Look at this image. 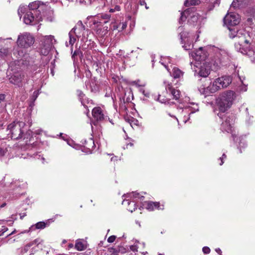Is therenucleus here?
<instances>
[{
  "mask_svg": "<svg viewBox=\"0 0 255 255\" xmlns=\"http://www.w3.org/2000/svg\"><path fill=\"white\" fill-rule=\"evenodd\" d=\"M236 98V93L232 90L225 91L220 94L216 102L219 110L223 113L226 112L231 107Z\"/></svg>",
  "mask_w": 255,
  "mask_h": 255,
  "instance_id": "f257e3e1",
  "label": "nucleus"
},
{
  "mask_svg": "<svg viewBox=\"0 0 255 255\" xmlns=\"http://www.w3.org/2000/svg\"><path fill=\"white\" fill-rule=\"evenodd\" d=\"M25 124L23 122L14 121L7 126L8 135L11 139L15 140L27 138V132L25 133Z\"/></svg>",
  "mask_w": 255,
  "mask_h": 255,
  "instance_id": "f03ea898",
  "label": "nucleus"
},
{
  "mask_svg": "<svg viewBox=\"0 0 255 255\" xmlns=\"http://www.w3.org/2000/svg\"><path fill=\"white\" fill-rule=\"evenodd\" d=\"M34 41V37L31 34L23 32L18 36L17 44L19 47L27 48L32 45Z\"/></svg>",
  "mask_w": 255,
  "mask_h": 255,
  "instance_id": "7ed1b4c3",
  "label": "nucleus"
},
{
  "mask_svg": "<svg viewBox=\"0 0 255 255\" xmlns=\"http://www.w3.org/2000/svg\"><path fill=\"white\" fill-rule=\"evenodd\" d=\"M236 37L239 39V41L235 43V48L236 44L238 43L241 45V47H246L251 44V38L250 34L243 29L238 30Z\"/></svg>",
  "mask_w": 255,
  "mask_h": 255,
  "instance_id": "20e7f679",
  "label": "nucleus"
},
{
  "mask_svg": "<svg viewBox=\"0 0 255 255\" xmlns=\"http://www.w3.org/2000/svg\"><path fill=\"white\" fill-rule=\"evenodd\" d=\"M224 22L228 28L234 26L240 22L239 15L235 13H228L224 18Z\"/></svg>",
  "mask_w": 255,
  "mask_h": 255,
  "instance_id": "39448f33",
  "label": "nucleus"
},
{
  "mask_svg": "<svg viewBox=\"0 0 255 255\" xmlns=\"http://www.w3.org/2000/svg\"><path fill=\"white\" fill-rule=\"evenodd\" d=\"M236 50L243 54L247 55L251 61L255 64V48L249 49L248 46L246 47H241V45L238 43L236 45Z\"/></svg>",
  "mask_w": 255,
  "mask_h": 255,
  "instance_id": "423d86ee",
  "label": "nucleus"
},
{
  "mask_svg": "<svg viewBox=\"0 0 255 255\" xmlns=\"http://www.w3.org/2000/svg\"><path fill=\"white\" fill-rule=\"evenodd\" d=\"M191 56L195 61L199 62L201 63L203 62V64H204V62L206 60L208 54L202 47H200L195 52H192Z\"/></svg>",
  "mask_w": 255,
  "mask_h": 255,
  "instance_id": "0eeeda50",
  "label": "nucleus"
},
{
  "mask_svg": "<svg viewBox=\"0 0 255 255\" xmlns=\"http://www.w3.org/2000/svg\"><path fill=\"white\" fill-rule=\"evenodd\" d=\"M24 78L25 76L23 73H16L9 78V81L14 85L21 87L25 81L27 82V79Z\"/></svg>",
  "mask_w": 255,
  "mask_h": 255,
  "instance_id": "6e6552de",
  "label": "nucleus"
},
{
  "mask_svg": "<svg viewBox=\"0 0 255 255\" xmlns=\"http://www.w3.org/2000/svg\"><path fill=\"white\" fill-rule=\"evenodd\" d=\"M37 16L36 12L35 13H32V11H27L23 17V21L26 24L33 25L40 20H38L36 18Z\"/></svg>",
  "mask_w": 255,
  "mask_h": 255,
  "instance_id": "1a4fd4ad",
  "label": "nucleus"
},
{
  "mask_svg": "<svg viewBox=\"0 0 255 255\" xmlns=\"http://www.w3.org/2000/svg\"><path fill=\"white\" fill-rule=\"evenodd\" d=\"M29 11H32V13H35V11H36L37 16H36V18L38 20H42V16L41 14L40 11L38 9L39 7V4L38 2L34 1L31 3H30L28 5Z\"/></svg>",
  "mask_w": 255,
  "mask_h": 255,
  "instance_id": "9d476101",
  "label": "nucleus"
},
{
  "mask_svg": "<svg viewBox=\"0 0 255 255\" xmlns=\"http://www.w3.org/2000/svg\"><path fill=\"white\" fill-rule=\"evenodd\" d=\"M165 89L167 92H169L173 96V99L178 100L180 98V92L174 88L171 83H168L165 86Z\"/></svg>",
  "mask_w": 255,
  "mask_h": 255,
  "instance_id": "9b49d317",
  "label": "nucleus"
},
{
  "mask_svg": "<svg viewBox=\"0 0 255 255\" xmlns=\"http://www.w3.org/2000/svg\"><path fill=\"white\" fill-rule=\"evenodd\" d=\"M217 82L221 89L227 88L232 82V78L230 76H224L217 78Z\"/></svg>",
  "mask_w": 255,
  "mask_h": 255,
  "instance_id": "f8f14e48",
  "label": "nucleus"
},
{
  "mask_svg": "<svg viewBox=\"0 0 255 255\" xmlns=\"http://www.w3.org/2000/svg\"><path fill=\"white\" fill-rule=\"evenodd\" d=\"M92 115L97 121H101L104 119V115L100 107H95L92 110Z\"/></svg>",
  "mask_w": 255,
  "mask_h": 255,
  "instance_id": "ddd939ff",
  "label": "nucleus"
},
{
  "mask_svg": "<svg viewBox=\"0 0 255 255\" xmlns=\"http://www.w3.org/2000/svg\"><path fill=\"white\" fill-rule=\"evenodd\" d=\"M146 208L149 211H153L154 209H163L160 208V203L158 202L148 201L146 203Z\"/></svg>",
  "mask_w": 255,
  "mask_h": 255,
  "instance_id": "4468645a",
  "label": "nucleus"
},
{
  "mask_svg": "<svg viewBox=\"0 0 255 255\" xmlns=\"http://www.w3.org/2000/svg\"><path fill=\"white\" fill-rule=\"evenodd\" d=\"M208 88L212 93H214L221 89L219 85V83L217 82V79H216L213 83L211 84L208 87Z\"/></svg>",
  "mask_w": 255,
  "mask_h": 255,
  "instance_id": "2eb2a0df",
  "label": "nucleus"
},
{
  "mask_svg": "<svg viewBox=\"0 0 255 255\" xmlns=\"http://www.w3.org/2000/svg\"><path fill=\"white\" fill-rule=\"evenodd\" d=\"M192 10L189 12V16L188 19V22L191 23L196 22L198 20V14L193 11L194 8H191Z\"/></svg>",
  "mask_w": 255,
  "mask_h": 255,
  "instance_id": "dca6fc26",
  "label": "nucleus"
},
{
  "mask_svg": "<svg viewBox=\"0 0 255 255\" xmlns=\"http://www.w3.org/2000/svg\"><path fill=\"white\" fill-rule=\"evenodd\" d=\"M53 41H55L53 36L46 35L43 37L42 43L45 44V45L52 47Z\"/></svg>",
  "mask_w": 255,
  "mask_h": 255,
  "instance_id": "f3484780",
  "label": "nucleus"
},
{
  "mask_svg": "<svg viewBox=\"0 0 255 255\" xmlns=\"http://www.w3.org/2000/svg\"><path fill=\"white\" fill-rule=\"evenodd\" d=\"M77 29L78 30V33L79 34L83 32L85 29V26L84 25V24H83L81 20L79 21L77 23L76 26L74 28H73L71 30H72V32L73 33H76V30Z\"/></svg>",
  "mask_w": 255,
  "mask_h": 255,
  "instance_id": "a211bd4d",
  "label": "nucleus"
},
{
  "mask_svg": "<svg viewBox=\"0 0 255 255\" xmlns=\"http://www.w3.org/2000/svg\"><path fill=\"white\" fill-rule=\"evenodd\" d=\"M184 72L177 67H174L172 69V76L174 79H179L182 77Z\"/></svg>",
  "mask_w": 255,
  "mask_h": 255,
  "instance_id": "6ab92c4d",
  "label": "nucleus"
},
{
  "mask_svg": "<svg viewBox=\"0 0 255 255\" xmlns=\"http://www.w3.org/2000/svg\"><path fill=\"white\" fill-rule=\"evenodd\" d=\"M192 10L191 8H188L183 12L181 13V16L179 20V23H182L184 22L187 18H189V12Z\"/></svg>",
  "mask_w": 255,
  "mask_h": 255,
  "instance_id": "aec40b11",
  "label": "nucleus"
},
{
  "mask_svg": "<svg viewBox=\"0 0 255 255\" xmlns=\"http://www.w3.org/2000/svg\"><path fill=\"white\" fill-rule=\"evenodd\" d=\"M210 74L209 68H204L202 66H201L200 70L199 72V75L201 77H206Z\"/></svg>",
  "mask_w": 255,
  "mask_h": 255,
  "instance_id": "412c9836",
  "label": "nucleus"
},
{
  "mask_svg": "<svg viewBox=\"0 0 255 255\" xmlns=\"http://www.w3.org/2000/svg\"><path fill=\"white\" fill-rule=\"evenodd\" d=\"M77 93L79 99L80 101H81L82 104L84 107H85L86 106L85 100H86V97H85V95L84 94V93L81 90H78L77 91Z\"/></svg>",
  "mask_w": 255,
  "mask_h": 255,
  "instance_id": "4be33fe9",
  "label": "nucleus"
},
{
  "mask_svg": "<svg viewBox=\"0 0 255 255\" xmlns=\"http://www.w3.org/2000/svg\"><path fill=\"white\" fill-rule=\"evenodd\" d=\"M51 48V47L45 45V44L42 43L40 53L43 55H47L49 53Z\"/></svg>",
  "mask_w": 255,
  "mask_h": 255,
  "instance_id": "5701e85b",
  "label": "nucleus"
},
{
  "mask_svg": "<svg viewBox=\"0 0 255 255\" xmlns=\"http://www.w3.org/2000/svg\"><path fill=\"white\" fill-rule=\"evenodd\" d=\"M230 33L229 36L231 38H234L236 37L237 33H238V29L236 27H229L228 28Z\"/></svg>",
  "mask_w": 255,
  "mask_h": 255,
  "instance_id": "b1692460",
  "label": "nucleus"
},
{
  "mask_svg": "<svg viewBox=\"0 0 255 255\" xmlns=\"http://www.w3.org/2000/svg\"><path fill=\"white\" fill-rule=\"evenodd\" d=\"M199 3V0H186L184 2V5L186 6L190 5H195Z\"/></svg>",
  "mask_w": 255,
  "mask_h": 255,
  "instance_id": "393cba45",
  "label": "nucleus"
},
{
  "mask_svg": "<svg viewBox=\"0 0 255 255\" xmlns=\"http://www.w3.org/2000/svg\"><path fill=\"white\" fill-rule=\"evenodd\" d=\"M75 247L79 251H83L85 249L84 244L81 241H77L75 244Z\"/></svg>",
  "mask_w": 255,
  "mask_h": 255,
  "instance_id": "a878e982",
  "label": "nucleus"
},
{
  "mask_svg": "<svg viewBox=\"0 0 255 255\" xmlns=\"http://www.w3.org/2000/svg\"><path fill=\"white\" fill-rule=\"evenodd\" d=\"M221 60L220 59H217L216 60H212L211 62H210V67H212V66H214L215 68L219 67L221 64Z\"/></svg>",
  "mask_w": 255,
  "mask_h": 255,
  "instance_id": "bb28decb",
  "label": "nucleus"
},
{
  "mask_svg": "<svg viewBox=\"0 0 255 255\" xmlns=\"http://www.w3.org/2000/svg\"><path fill=\"white\" fill-rule=\"evenodd\" d=\"M180 35L181 42L183 43V41H185V39L188 37L189 33L187 31H183L180 32Z\"/></svg>",
  "mask_w": 255,
  "mask_h": 255,
  "instance_id": "cd10ccee",
  "label": "nucleus"
},
{
  "mask_svg": "<svg viewBox=\"0 0 255 255\" xmlns=\"http://www.w3.org/2000/svg\"><path fill=\"white\" fill-rule=\"evenodd\" d=\"M78 56L79 57L81 58L83 56L82 52L81 51L80 49H76L72 56V58L75 60V57Z\"/></svg>",
  "mask_w": 255,
  "mask_h": 255,
  "instance_id": "c85d7f7f",
  "label": "nucleus"
},
{
  "mask_svg": "<svg viewBox=\"0 0 255 255\" xmlns=\"http://www.w3.org/2000/svg\"><path fill=\"white\" fill-rule=\"evenodd\" d=\"M73 33L72 30H71L69 33V44L73 45L74 43H75L76 41V38L73 36Z\"/></svg>",
  "mask_w": 255,
  "mask_h": 255,
  "instance_id": "c756f323",
  "label": "nucleus"
},
{
  "mask_svg": "<svg viewBox=\"0 0 255 255\" xmlns=\"http://www.w3.org/2000/svg\"><path fill=\"white\" fill-rule=\"evenodd\" d=\"M46 227V223L44 222H39L35 224V228L37 229H44Z\"/></svg>",
  "mask_w": 255,
  "mask_h": 255,
  "instance_id": "7c9ffc66",
  "label": "nucleus"
},
{
  "mask_svg": "<svg viewBox=\"0 0 255 255\" xmlns=\"http://www.w3.org/2000/svg\"><path fill=\"white\" fill-rule=\"evenodd\" d=\"M122 204H128V205H129L131 204V202H129V201H128V200H124V201H123V203H122ZM131 204H133V207H133V209H131V208H129L128 209V210L129 211H130L131 212H133V211H134V210H135V203H134V202H132L131 203Z\"/></svg>",
  "mask_w": 255,
  "mask_h": 255,
  "instance_id": "2f4dec72",
  "label": "nucleus"
},
{
  "mask_svg": "<svg viewBox=\"0 0 255 255\" xmlns=\"http://www.w3.org/2000/svg\"><path fill=\"white\" fill-rule=\"evenodd\" d=\"M33 244V243H29L25 246L21 250V253L22 254L26 253L29 249V248L31 247V246Z\"/></svg>",
  "mask_w": 255,
  "mask_h": 255,
  "instance_id": "473e14b6",
  "label": "nucleus"
},
{
  "mask_svg": "<svg viewBox=\"0 0 255 255\" xmlns=\"http://www.w3.org/2000/svg\"><path fill=\"white\" fill-rule=\"evenodd\" d=\"M100 17L103 19L106 20L104 22L107 23L108 20L110 19V15L108 14H102L101 15Z\"/></svg>",
  "mask_w": 255,
  "mask_h": 255,
  "instance_id": "72a5a7b5",
  "label": "nucleus"
},
{
  "mask_svg": "<svg viewBox=\"0 0 255 255\" xmlns=\"http://www.w3.org/2000/svg\"><path fill=\"white\" fill-rule=\"evenodd\" d=\"M108 251L110 253H111L112 254H115L116 255H117L119 252L116 249H115L114 248H109Z\"/></svg>",
  "mask_w": 255,
  "mask_h": 255,
  "instance_id": "f704fd0d",
  "label": "nucleus"
},
{
  "mask_svg": "<svg viewBox=\"0 0 255 255\" xmlns=\"http://www.w3.org/2000/svg\"><path fill=\"white\" fill-rule=\"evenodd\" d=\"M229 121L228 120H227L225 122V123H222V127L225 126L227 125V126L228 127L227 128V129H225V130H230V128H231V125L229 123Z\"/></svg>",
  "mask_w": 255,
  "mask_h": 255,
  "instance_id": "c9c22d12",
  "label": "nucleus"
},
{
  "mask_svg": "<svg viewBox=\"0 0 255 255\" xmlns=\"http://www.w3.org/2000/svg\"><path fill=\"white\" fill-rule=\"evenodd\" d=\"M129 196L134 198H137L139 196V193L136 192H132L129 194Z\"/></svg>",
  "mask_w": 255,
  "mask_h": 255,
  "instance_id": "e433bc0d",
  "label": "nucleus"
},
{
  "mask_svg": "<svg viewBox=\"0 0 255 255\" xmlns=\"http://www.w3.org/2000/svg\"><path fill=\"white\" fill-rule=\"evenodd\" d=\"M116 239V236H111L108 238L107 241L109 243H113L115 241Z\"/></svg>",
  "mask_w": 255,
  "mask_h": 255,
  "instance_id": "4c0bfd02",
  "label": "nucleus"
},
{
  "mask_svg": "<svg viewBox=\"0 0 255 255\" xmlns=\"http://www.w3.org/2000/svg\"><path fill=\"white\" fill-rule=\"evenodd\" d=\"M157 100H158V101H159V102H160L162 103H165H165H166V102L169 103V101L168 100H167L166 99H165L164 98L161 99V96L160 95L158 96V98Z\"/></svg>",
  "mask_w": 255,
  "mask_h": 255,
  "instance_id": "58836bf2",
  "label": "nucleus"
},
{
  "mask_svg": "<svg viewBox=\"0 0 255 255\" xmlns=\"http://www.w3.org/2000/svg\"><path fill=\"white\" fill-rule=\"evenodd\" d=\"M220 0H216L214 1L213 6L210 8V10L212 9L215 6H219L220 4Z\"/></svg>",
  "mask_w": 255,
  "mask_h": 255,
  "instance_id": "ea45409f",
  "label": "nucleus"
},
{
  "mask_svg": "<svg viewBox=\"0 0 255 255\" xmlns=\"http://www.w3.org/2000/svg\"><path fill=\"white\" fill-rule=\"evenodd\" d=\"M202 251L204 254H209L210 252V249L209 247H204L202 249Z\"/></svg>",
  "mask_w": 255,
  "mask_h": 255,
  "instance_id": "a19ab883",
  "label": "nucleus"
},
{
  "mask_svg": "<svg viewBox=\"0 0 255 255\" xmlns=\"http://www.w3.org/2000/svg\"><path fill=\"white\" fill-rule=\"evenodd\" d=\"M39 94L38 91H34L33 93V95L32 96V99L33 100V101H35L36 98H37Z\"/></svg>",
  "mask_w": 255,
  "mask_h": 255,
  "instance_id": "79ce46f5",
  "label": "nucleus"
},
{
  "mask_svg": "<svg viewBox=\"0 0 255 255\" xmlns=\"http://www.w3.org/2000/svg\"><path fill=\"white\" fill-rule=\"evenodd\" d=\"M140 91L142 93L143 95H144L145 97H148L149 96V93L147 92V91H145V90H144L143 89H141L140 90Z\"/></svg>",
  "mask_w": 255,
  "mask_h": 255,
  "instance_id": "37998d69",
  "label": "nucleus"
},
{
  "mask_svg": "<svg viewBox=\"0 0 255 255\" xmlns=\"http://www.w3.org/2000/svg\"><path fill=\"white\" fill-rule=\"evenodd\" d=\"M137 248L136 245H132L130 247V249L133 252H137Z\"/></svg>",
  "mask_w": 255,
  "mask_h": 255,
  "instance_id": "c03bdc74",
  "label": "nucleus"
},
{
  "mask_svg": "<svg viewBox=\"0 0 255 255\" xmlns=\"http://www.w3.org/2000/svg\"><path fill=\"white\" fill-rule=\"evenodd\" d=\"M5 98V96L4 94H0V104L4 100Z\"/></svg>",
  "mask_w": 255,
  "mask_h": 255,
  "instance_id": "a18cd8bd",
  "label": "nucleus"
},
{
  "mask_svg": "<svg viewBox=\"0 0 255 255\" xmlns=\"http://www.w3.org/2000/svg\"><path fill=\"white\" fill-rule=\"evenodd\" d=\"M8 230V228L5 226H2L1 229H0L1 232L2 233L0 235H2L4 232H5Z\"/></svg>",
  "mask_w": 255,
  "mask_h": 255,
  "instance_id": "49530a36",
  "label": "nucleus"
},
{
  "mask_svg": "<svg viewBox=\"0 0 255 255\" xmlns=\"http://www.w3.org/2000/svg\"><path fill=\"white\" fill-rule=\"evenodd\" d=\"M4 154V150L0 148V156H2Z\"/></svg>",
  "mask_w": 255,
  "mask_h": 255,
  "instance_id": "de8ad7c7",
  "label": "nucleus"
},
{
  "mask_svg": "<svg viewBox=\"0 0 255 255\" xmlns=\"http://www.w3.org/2000/svg\"><path fill=\"white\" fill-rule=\"evenodd\" d=\"M122 30H124V29H125V28H126V27H127V24H126V23H125V22H123V23H122Z\"/></svg>",
  "mask_w": 255,
  "mask_h": 255,
  "instance_id": "09e8293b",
  "label": "nucleus"
},
{
  "mask_svg": "<svg viewBox=\"0 0 255 255\" xmlns=\"http://www.w3.org/2000/svg\"><path fill=\"white\" fill-rule=\"evenodd\" d=\"M22 10H23V8L22 7H20L18 9V14L20 15V17H21V15L20 14V12H23Z\"/></svg>",
  "mask_w": 255,
  "mask_h": 255,
  "instance_id": "8fccbe9b",
  "label": "nucleus"
},
{
  "mask_svg": "<svg viewBox=\"0 0 255 255\" xmlns=\"http://www.w3.org/2000/svg\"><path fill=\"white\" fill-rule=\"evenodd\" d=\"M236 2L235 1H233V2L231 4V6L235 7H236Z\"/></svg>",
  "mask_w": 255,
  "mask_h": 255,
  "instance_id": "3c124183",
  "label": "nucleus"
},
{
  "mask_svg": "<svg viewBox=\"0 0 255 255\" xmlns=\"http://www.w3.org/2000/svg\"><path fill=\"white\" fill-rule=\"evenodd\" d=\"M216 251L219 254H221V251L220 249H216Z\"/></svg>",
  "mask_w": 255,
  "mask_h": 255,
  "instance_id": "603ef678",
  "label": "nucleus"
},
{
  "mask_svg": "<svg viewBox=\"0 0 255 255\" xmlns=\"http://www.w3.org/2000/svg\"><path fill=\"white\" fill-rule=\"evenodd\" d=\"M220 159L221 160V163H220V165H222L224 163V161H223L224 158L220 157Z\"/></svg>",
  "mask_w": 255,
  "mask_h": 255,
  "instance_id": "864d4df0",
  "label": "nucleus"
},
{
  "mask_svg": "<svg viewBox=\"0 0 255 255\" xmlns=\"http://www.w3.org/2000/svg\"><path fill=\"white\" fill-rule=\"evenodd\" d=\"M242 142H241L240 143V147H243V146H244V145H245V146L247 145V144H246V143H243V145H242Z\"/></svg>",
  "mask_w": 255,
  "mask_h": 255,
  "instance_id": "5fc2aeb1",
  "label": "nucleus"
},
{
  "mask_svg": "<svg viewBox=\"0 0 255 255\" xmlns=\"http://www.w3.org/2000/svg\"><path fill=\"white\" fill-rule=\"evenodd\" d=\"M226 157H227V156L225 153H224L222 155V156L221 157V158H224V159L226 158Z\"/></svg>",
  "mask_w": 255,
  "mask_h": 255,
  "instance_id": "6e6d98bb",
  "label": "nucleus"
},
{
  "mask_svg": "<svg viewBox=\"0 0 255 255\" xmlns=\"http://www.w3.org/2000/svg\"><path fill=\"white\" fill-rule=\"evenodd\" d=\"M90 141L92 143V145H92V147H93V146H94V141H93L92 140H91V139L90 140Z\"/></svg>",
  "mask_w": 255,
  "mask_h": 255,
  "instance_id": "4d7b16f0",
  "label": "nucleus"
},
{
  "mask_svg": "<svg viewBox=\"0 0 255 255\" xmlns=\"http://www.w3.org/2000/svg\"><path fill=\"white\" fill-rule=\"evenodd\" d=\"M5 205V203H3V204H2L0 206V207H1V208H2V207H3Z\"/></svg>",
  "mask_w": 255,
  "mask_h": 255,
  "instance_id": "13d9d810",
  "label": "nucleus"
},
{
  "mask_svg": "<svg viewBox=\"0 0 255 255\" xmlns=\"http://www.w3.org/2000/svg\"><path fill=\"white\" fill-rule=\"evenodd\" d=\"M164 66L166 68V69H167L168 71H169V69H168L167 66L166 65H164Z\"/></svg>",
  "mask_w": 255,
  "mask_h": 255,
  "instance_id": "bf43d9fd",
  "label": "nucleus"
},
{
  "mask_svg": "<svg viewBox=\"0 0 255 255\" xmlns=\"http://www.w3.org/2000/svg\"><path fill=\"white\" fill-rule=\"evenodd\" d=\"M182 29H183V28H182V27H179L178 28V29H179V30H182Z\"/></svg>",
  "mask_w": 255,
  "mask_h": 255,
  "instance_id": "052dcab7",
  "label": "nucleus"
},
{
  "mask_svg": "<svg viewBox=\"0 0 255 255\" xmlns=\"http://www.w3.org/2000/svg\"><path fill=\"white\" fill-rule=\"evenodd\" d=\"M184 48H185V49L186 50L190 49V48H186V46H184Z\"/></svg>",
  "mask_w": 255,
  "mask_h": 255,
  "instance_id": "680f3d73",
  "label": "nucleus"
},
{
  "mask_svg": "<svg viewBox=\"0 0 255 255\" xmlns=\"http://www.w3.org/2000/svg\"><path fill=\"white\" fill-rule=\"evenodd\" d=\"M12 233H10V234H8V235H7V236H10L11 235H12Z\"/></svg>",
  "mask_w": 255,
  "mask_h": 255,
  "instance_id": "e2e57ef3",
  "label": "nucleus"
},
{
  "mask_svg": "<svg viewBox=\"0 0 255 255\" xmlns=\"http://www.w3.org/2000/svg\"><path fill=\"white\" fill-rule=\"evenodd\" d=\"M140 198H144V196H141V197H139Z\"/></svg>",
  "mask_w": 255,
  "mask_h": 255,
  "instance_id": "0e129e2a",
  "label": "nucleus"
},
{
  "mask_svg": "<svg viewBox=\"0 0 255 255\" xmlns=\"http://www.w3.org/2000/svg\"><path fill=\"white\" fill-rule=\"evenodd\" d=\"M69 246H70V247H73V245H69Z\"/></svg>",
  "mask_w": 255,
  "mask_h": 255,
  "instance_id": "69168bd1",
  "label": "nucleus"
},
{
  "mask_svg": "<svg viewBox=\"0 0 255 255\" xmlns=\"http://www.w3.org/2000/svg\"><path fill=\"white\" fill-rule=\"evenodd\" d=\"M158 255H163L161 254H159Z\"/></svg>",
  "mask_w": 255,
  "mask_h": 255,
  "instance_id": "338daca9",
  "label": "nucleus"
},
{
  "mask_svg": "<svg viewBox=\"0 0 255 255\" xmlns=\"http://www.w3.org/2000/svg\"><path fill=\"white\" fill-rule=\"evenodd\" d=\"M88 73H89V74H91V73H90V71H88Z\"/></svg>",
  "mask_w": 255,
  "mask_h": 255,
  "instance_id": "774afa93",
  "label": "nucleus"
}]
</instances>
